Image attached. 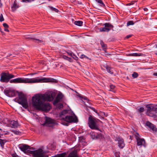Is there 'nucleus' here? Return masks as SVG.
<instances>
[{
    "instance_id": "16",
    "label": "nucleus",
    "mask_w": 157,
    "mask_h": 157,
    "mask_svg": "<svg viewBox=\"0 0 157 157\" xmlns=\"http://www.w3.org/2000/svg\"><path fill=\"white\" fill-rule=\"evenodd\" d=\"M63 95L61 94H59L57 96L56 98L54 101L55 103H57L59 102L63 98Z\"/></svg>"
},
{
    "instance_id": "31",
    "label": "nucleus",
    "mask_w": 157,
    "mask_h": 157,
    "mask_svg": "<svg viewBox=\"0 0 157 157\" xmlns=\"http://www.w3.org/2000/svg\"><path fill=\"white\" fill-rule=\"evenodd\" d=\"M105 27H106L108 28H109V27H113V26L109 23H106L105 24Z\"/></svg>"
},
{
    "instance_id": "23",
    "label": "nucleus",
    "mask_w": 157,
    "mask_h": 157,
    "mask_svg": "<svg viewBox=\"0 0 157 157\" xmlns=\"http://www.w3.org/2000/svg\"><path fill=\"white\" fill-rule=\"evenodd\" d=\"M79 97H80L81 99V100L82 101V102L84 103L85 105H86V104H85V102L83 101V100L86 101H89V99L86 97H82L81 96H79Z\"/></svg>"
},
{
    "instance_id": "46",
    "label": "nucleus",
    "mask_w": 157,
    "mask_h": 157,
    "mask_svg": "<svg viewBox=\"0 0 157 157\" xmlns=\"http://www.w3.org/2000/svg\"><path fill=\"white\" fill-rule=\"evenodd\" d=\"M5 31H7L8 32H9V30L8 29H7V28H5Z\"/></svg>"
},
{
    "instance_id": "5",
    "label": "nucleus",
    "mask_w": 157,
    "mask_h": 157,
    "mask_svg": "<svg viewBox=\"0 0 157 157\" xmlns=\"http://www.w3.org/2000/svg\"><path fill=\"white\" fill-rule=\"evenodd\" d=\"M100 121L99 119L90 115L88 118L89 126L92 129H98V127L97 123Z\"/></svg>"
},
{
    "instance_id": "26",
    "label": "nucleus",
    "mask_w": 157,
    "mask_h": 157,
    "mask_svg": "<svg viewBox=\"0 0 157 157\" xmlns=\"http://www.w3.org/2000/svg\"><path fill=\"white\" fill-rule=\"evenodd\" d=\"M11 132L16 135H20L21 133V132L20 131L15 130H11Z\"/></svg>"
},
{
    "instance_id": "53",
    "label": "nucleus",
    "mask_w": 157,
    "mask_h": 157,
    "mask_svg": "<svg viewBox=\"0 0 157 157\" xmlns=\"http://www.w3.org/2000/svg\"><path fill=\"white\" fill-rule=\"evenodd\" d=\"M155 54L156 55H157V52H155Z\"/></svg>"
},
{
    "instance_id": "44",
    "label": "nucleus",
    "mask_w": 157,
    "mask_h": 157,
    "mask_svg": "<svg viewBox=\"0 0 157 157\" xmlns=\"http://www.w3.org/2000/svg\"><path fill=\"white\" fill-rule=\"evenodd\" d=\"M155 109L156 113H157V105H155ZM156 117H157V115L156 116Z\"/></svg>"
},
{
    "instance_id": "33",
    "label": "nucleus",
    "mask_w": 157,
    "mask_h": 157,
    "mask_svg": "<svg viewBox=\"0 0 157 157\" xmlns=\"http://www.w3.org/2000/svg\"><path fill=\"white\" fill-rule=\"evenodd\" d=\"M63 59L69 61H70V60L71 59V58H69L66 56H63Z\"/></svg>"
},
{
    "instance_id": "24",
    "label": "nucleus",
    "mask_w": 157,
    "mask_h": 157,
    "mask_svg": "<svg viewBox=\"0 0 157 157\" xmlns=\"http://www.w3.org/2000/svg\"><path fill=\"white\" fill-rule=\"evenodd\" d=\"M74 23L76 25L81 26L82 25V22L81 21H75V22Z\"/></svg>"
},
{
    "instance_id": "39",
    "label": "nucleus",
    "mask_w": 157,
    "mask_h": 157,
    "mask_svg": "<svg viewBox=\"0 0 157 157\" xmlns=\"http://www.w3.org/2000/svg\"><path fill=\"white\" fill-rule=\"evenodd\" d=\"M23 2H30L34 1V0H22Z\"/></svg>"
},
{
    "instance_id": "41",
    "label": "nucleus",
    "mask_w": 157,
    "mask_h": 157,
    "mask_svg": "<svg viewBox=\"0 0 157 157\" xmlns=\"http://www.w3.org/2000/svg\"><path fill=\"white\" fill-rule=\"evenodd\" d=\"M12 156L13 157H18V156L16 154H13Z\"/></svg>"
},
{
    "instance_id": "14",
    "label": "nucleus",
    "mask_w": 157,
    "mask_h": 157,
    "mask_svg": "<svg viewBox=\"0 0 157 157\" xmlns=\"http://www.w3.org/2000/svg\"><path fill=\"white\" fill-rule=\"evenodd\" d=\"M4 91L6 95L9 97L13 96L15 94L14 92L10 89H5Z\"/></svg>"
},
{
    "instance_id": "48",
    "label": "nucleus",
    "mask_w": 157,
    "mask_h": 157,
    "mask_svg": "<svg viewBox=\"0 0 157 157\" xmlns=\"http://www.w3.org/2000/svg\"><path fill=\"white\" fill-rule=\"evenodd\" d=\"M63 107V105L62 104H60V108H62Z\"/></svg>"
},
{
    "instance_id": "34",
    "label": "nucleus",
    "mask_w": 157,
    "mask_h": 157,
    "mask_svg": "<svg viewBox=\"0 0 157 157\" xmlns=\"http://www.w3.org/2000/svg\"><path fill=\"white\" fill-rule=\"evenodd\" d=\"M134 24V23L132 21H129L127 23V25L129 26L130 25H133Z\"/></svg>"
},
{
    "instance_id": "30",
    "label": "nucleus",
    "mask_w": 157,
    "mask_h": 157,
    "mask_svg": "<svg viewBox=\"0 0 157 157\" xmlns=\"http://www.w3.org/2000/svg\"><path fill=\"white\" fill-rule=\"evenodd\" d=\"M132 76L133 78H136L138 77V75L137 73L136 72H134L132 75Z\"/></svg>"
},
{
    "instance_id": "40",
    "label": "nucleus",
    "mask_w": 157,
    "mask_h": 157,
    "mask_svg": "<svg viewBox=\"0 0 157 157\" xmlns=\"http://www.w3.org/2000/svg\"><path fill=\"white\" fill-rule=\"evenodd\" d=\"M3 26L5 28H8V25L6 23L3 24Z\"/></svg>"
},
{
    "instance_id": "21",
    "label": "nucleus",
    "mask_w": 157,
    "mask_h": 157,
    "mask_svg": "<svg viewBox=\"0 0 157 157\" xmlns=\"http://www.w3.org/2000/svg\"><path fill=\"white\" fill-rule=\"evenodd\" d=\"M100 44L101 45L102 48L103 49V50L105 52V49L107 48V45L105 44L104 42L101 40V41Z\"/></svg>"
},
{
    "instance_id": "11",
    "label": "nucleus",
    "mask_w": 157,
    "mask_h": 157,
    "mask_svg": "<svg viewBox=\"0 0 157 157\" xmlns=\"http://www.w3.org/2000/svg\"><path fill=\"white\" fill-rule=\"evenodd\" d=\"M55 121L54 120L51 119L50 118L46 117L44 124L48 126H50V124L54 123Z\"/></svg>"
},
{
    "instance_id": "13",
    "label": "nucleus",
    "mask_w": 157,
    "mask_h": 157,
    "mask_svg": "<svg viewBox=\"0 0 157 157\" xmlns=\"http://www.w3.org/2000/svg\"><path fill=\"white\" fill-rule=\"evenodd\" d=\"M101 67L102 69H106L107 71V72L110 74H112L113 73L112 70H111V68L107 65L106 64L101 65Z\"/></svg>"
},
{
    "instance_id": "42",
    "label": "nucleus",
    "mask_w": 157,
    "mask_h": 157,
    "mask_svg": "<svg viewBox=\"0 0 157 157\" xmlns=\"http://www.w3.org/2000/svg\"><path fill=\"white\" fill-rule=\"evenodd\" d=\"M78 38H80L78 36H74V37L72 38V39H78Z\"/></svg>"
},
{
    "instance_id": "15",
    "label": "nucleus",
    "mask_w": 157,
    "mask_h": 157,
    "mask_svg": "<svg viewBox=\"0 0 157 157\" xmlns=\"http://www.w3.org/2000/svg\"><path fill=\"white\" fill-rule=\"evenodd\" d=\"M117 140L118 141V144L119 147L121 148H123L124 146L123 140L119 137L117 138Z\"/></svg>"
},
{
    "instance_id": "38",
    "label": "nucleus",
    "mask_w": 157,
    "mask_h": 157,
    "mask_svg": "<svg viewBox=\"0 0 157 157\" xmlns=\"http://www.w3.org/2000/svg\"><path fill=\"white\" fill-rule=\"evenodd\" d=\"M4 20V19L2 15L1 14L0 15V21H3Z\"/></svg>"
},
{
    "instance_id": "29",
    "label": "nucleus",
    "mask_w": 157,
    "mask_h": 157,
    "mask_svg": "<svg viewBox=\"0 0 157 157\" xmlns=\"http://www.w3.org/2000/svg\"><path fill=\"white\" fill-rule=\"evenodd\" d=\"M110 89L109 90L110 91H113V92H115L114 90V89L115 87V86L113 85H110Z\"/></svg>"
},
{
    "instance_id": "45",
    "label": "nucleus",
    "mask_w": 157,
    "mask_h": 157,
    "mask_svg": "<svg viewBox=\"0 0 157 157\" xmlns=\"http://www.w3.org/2000/svg\"><path fill=\"white\" fill-rule=\"evenodd\" d=\"M101 114L102 115H104L105 116H106L105 115V113L104 112H101Z\"/></svg>"
},
{
    "instance_id": "12",
    "label": "nucleus",
    "mask_w": 157,
    "mask_h": 157,
    "mask_svg": "<svg viewBox=\"0 0 157 157\" xmlns=\"http://www.w3.org/2000/svg\"><path fill=\"white\" fill-rule=\"evenodd\" d=\"M146 124L153 132H156L157 131V128L155 127V126L149 121H147Z\"/></svg>"
},
{
    "instance_id": "37",
    "label": "nucleus",
    "mask_w": 157,
    "mask_h": 157,
    "mask_svg": "<svg viewBox=\"0 0 157 157\" xmlns=\"http://www.w3.org/2000/svg\"><path fill=\"white\" fill-rule=\"evenodd\" d=\"M98 3L104 5V3L101 0H95Z\"/></svg>"
},
{
    "instance_id": "47",
    "label": "nucleus",
    "mask_w": 157,
    "mask_h": 157,
    "mask_svg": "<svg viewBox=\"0 0 157 157\" xmlns=\"http://www.w3.org/2000/svg\"><path fill=\"white\" fill-rule=\"evenodd\" d=\"M144 10L145 11H147V10L148 9L147 8H144Z\"/></svg>"
},
{
    "instance_id": "52",
    "label": "nucleus",
    "mask_w": 157,
    "mask_h": 157,
    "mask_svg": "<svg viewBox=\"0 0 157 157\" xmlns=\"http://www.w3.org/2000/svg\"><path fill=\"white\" fill-rule=\"evenodd\" d=\"M155 48H157V44H155Z\"/></svg>"
},
{
    "instance_id": "4",
    "label": "nucleus",
    "mask_w": 157,
    "mask_h": 157,
    "mask_svg": "<svg viewBox=\"0 0 157 157\" xmlns=\"http://www.w3.org/2000/svg\"><path fill=\"white\" fill-rule=\"evenodd\" d=\"M16 101L21 105L23 107L27 109L28 107L27 100L26 97L22 93H20L18 94V98L15 99Z\"/></svg>"
},
{
    "instance_id": "51",
    "label": "nucleus",
    "mask_w": 157,
    "mask_h": 157,
    "mask_svg": "<svg viewBox=\"0 0 157 157\" xmlns=\"http://www.w3.org/2000/svg\"><path fill=\"white\" fill-rule=\"evenodd\" d=\"M37 40L39 42L38 43H39V42H41V40Z\"/></svg>"
},
{
    "instance_id": "8",
    "label": "nucleus",
    "mask_w": 157,
    "mask_h": 157,
    "mask_svg": "<svg viewBox=\"0 0 157 157\" xmlns=\"http://www.w3.org/2000/svg\"><path fill=\"white\" fill-rule=\"evenodd\" d=\"M14 77L13 75L10 74L8 73H3L1 75L0 80L2 82H9L10 79Z\"/></svg>"
},
{
    "instance_id": "50",
    "label": "nucleus",
    "mask_w": 157,
    "mask_h": 157,
    "mask_svg": "<svg viewBox=\"0 0 157 157\" xmlns=\"http://www.w3.org/2000/svg\"><path fill=\"white\" fill-rule=\"evenodd\" d=\"M153 75L155 76H157V73H154Z\"/></svg>"
},
{
    "instance_id": "9",
    "label": "nucleus",
    "mask_w": 157,
    "mask_h": 157,
    "mask_svg": "<svg viewBox=\"0 0 157 157\" xmlns=\"http://www.w3.org/2000/svg\"><path fill=\"white\" fill-rule=\"evenodd\" d=\"M136 134L135 135V137L137 142V145L138 146H140V147L143 145L145 147V142L144 139L140 138L139 136V134L138 133H136Z\"/></svg>"
},
{
    "instance_id": "19",
    "label": "nucleus",
    "mask_w": 157,
    "mask_h": 157,
    "mask_svg": "<svg viewBox=\"0 0 157 157\" xmlns=\"http://www.w3.org/2000/svg\"><path fill=\"white\" fill-rule=\"evenodd\" d=\"M18 7V6L17 5L16 3V1H15L13 2V6L12 7V10L13 11H14Z\"/></svg>"
},
{
    "instance_id": "18",
    "label": "nucleus",
    "mask_w": 157,
    "mask_h": 157,
    "mask_svg": "<svg viewBox=\"0 0 157 157\" xmlns=\"http://www.w3.org/2000/svg\"><path fill=\"white\" fill-rule=\"evenodd\" d=\"M67 157H78L77 151L74 150L70 152Z\"/></svg>"
},
{
    "instance_id": "27",
    "label": "nucleus",
    "mask_w": 157,
    "mask_h": 157,
    "mask_svg": "<svg viewBox=\"0 0 157 157\" xmlns=\"http://www.w3.org/2000/svg\"><path fill=\"white\" fill-rule=\"evenodd\" d=\"M6 142V140H2L0 139V144H1V145L2 147L4 146L5 143Z\"/></svg>"
},
{
    "instance_id": "6",
    "label": "nucleus",
    "mask_w": 157,
    "mask_h": 157,
    "mask_svg": "<svg viewBox=\"0 0 157 157\" xmlns=\"http://www.w3.org/2000/svg\"><path fill=\"white\" fill-rule=\"evenodd\" d=\"M30 154H32L35 157H48L46 152L42 149L39 148L37 150L29 151Z\"/></svg>"
},
{
    "instance_id": "32",
    "label": "nucleus",
    "mask_w": 157,
    "mask_h": 157,
    "mask_svg": "<svg viewBox=\"0 0 157 157\" xmlns=\"http://www.w3.org/2000/svg\"><path fill=\"white\" fill-rule=\"evenodd\" d=\"M49 7H50V9L52 11H54L55 12H58V10H57V9H56L55 8H54L53 7H52V6H49Z\"/></svg>"
},
{
    "instance_id": "55",
    "label": "nucleus",
    "mask_w": 157,
    "mask_h": 157,
    "mask_svg": "<svg viewBox=\"0 0 157 157\" xmlns=\"http://www.w3.org/2000/svg\"><path fill=\"white\" fill-rule=\"evenodd\" d=\"M0 130H2V129L0 128Z\"/></svg>"
},
{
    "instance_id": "28",
    "label": "nucleus",
    "mask_w": 157,
    "mask_h": 157,
    "mask_svg": "<svg viewBox=\"0 0 157 157\" xmlns=\"http://www.w3.org/2000/svg\"><path fill=\"white\" fill-rule=\"evenodd\" d=\"M144 110V108L143 107H140V108H139L137 109V111L139 113H141L142 112H143Z\"/></svg>"
},
{
    "instance_id": "43",
    "label": "nucleus",
    "mask_w": 157,
    "mask_h": 157,
    "mask_svg": "<svg viewBox=\"0 0 157 157\" xmlns=\"http://www.w3.org/2000/svg\"><path fill=\"white\" fill-rule=\"evenodd\" d=\"M132 36V35H129L127 36L125 38L126 39H128V38H130Z\"/></svg>"
},
{
    "instance_id": "7",
    "label": "nucleus",
    "mask_w": 157,
    "mask_h": 157,
    "mask_svg": "<svg viewBox=\"0 0 157 157\" xmlns=\"http://www.w3.org/2000/svg\"><path fill=\"white\" fill-rule=\"evenodd\" d=\"M147 115L151 117H155L157 115L156 113L155 106L151 105H147L146 106Z\"/></svg>"
},
{
    "instance_id": "20",
    "label": "nucleus",
    "mask_w": 157,
    "mask_h": 157,
    "mask_svg": "<svg viewBox=\"0 0 157 157\" xmlns=\"http://www.w3.org/2000/svg\"><path fill=\"white\" fill-rule=\"evenodd\" d=\"M67 153L66 152H63L61 154H58L52 157H65Z\"/></svg>"
},
{
    "instance_id": "35",
    "label": "nucleus",
    "mask_w": 157,
    "mask_h": 157,
    "mask_svg": "<svg viewBox=\"0 0 157 157\" xmlns=\"http://www.w3.org/2000/svg\"><path fill=\"white\" fill-rule=\"evenodd\" d=\"M80 58H82V59H83V58H86V59H89L88 57H87V56H85V55H84L83 54H82L80 56Z\"/></svg>"
},
{
    "instance_id": "25",
    "label": "nucleus",
    "mask_w": 157,
    "mask_h": 157,
    "mask_svg": "<svg viewBox=\"0 0 157 157\" xmlns=\"http://www.w3.org/2000/svg\"><path fill=\"white\" fill-rule=\"evenodd\" d=\"M130 54L131 55V56H140L142 55V54L141 53H133Z\"/></svg>"
},
{
    "instance_id": "2",
    "label": "nucleus",
    "mask_w": 157,
    "mask_h": 157,
    "mask_svg": "<svg viewBox=\"0 0 157 157\" xmlns=\"http://www.w3.org/2000/svg\"><path fill=\"white\" fill-rule=\"evenodd\" d=\"M40 82H57V80L54 78H18L10 81L11 83H34Z\"/></svg>"
},
{
    "instance_id": "54",
    "label": "nucleus",
    "mask_w": 157,
    "mask_h": 157,
    "mask_svg": "<svg viewBox=\"0 0 157 157\" xmlns=\"http://www.w3.org/2000/svg\"><path fill=\"white\" fill-rule=\"evenodd\" d=\"M69 54L70 56H71V55H72V54H71V53Z\"/></svg>"
},
{
    "instance_id": "1",
    "label": "nucleus",
    "mask_w": 157,
    "mask_h": 157,
    "mask_svg": "<svg viewBox=\"0 0 157 157\" xmlns=\"http://www.w3.org/2000/svg\"><path fill=\"white\" fill-rule=\"evenodd\" d=\"M53 93L49 92L44 94H36L32 98V104L36 109L43 111H49L51 109L50 104L45 103V101H51L54 99Z\"/></svg>"
},
{
    "instance_id": "56",
    "label": "nucleus",
    "mask_w": 157,
    "mask_h": 157,
    "mask_svg": "<svg viewBox=\"0 0 157 157\" xmlns=\"http://www.w3.org/2000/svg\"><path fill=\"white\" fill-rule=\"evenodd\" d=\"M87 38V39H89V38Z\"/></svg>"
},
{
    "instance_id": "17",
    "label": "nucleus",
    "mask_w": 157,
    "mask_h": 157,
    "mask_svg": "<svg viewBox=\"0 0 157 157\" xmlns=\"http://www.w3.org/2000/svg\"><path fill=\"white\" fill-rule=\"evenodd\" d=\"M10 126L12 128H17L19 126L18 122L14 121H11L10 123Z\"/></svg>"
},
{
    "instance_id": "36",
    "label": "nucleus",
    "mask_w": 157,
    "mask_h": 157,
    "mask_svg": "<svg viewBox=\"0 0 157 157\" xmlns=\"http://www.w3.org/2000/svg\"><path fill=\"white\" fill-rule=\"evenodd\" d=\"M90 109H92L93 111H94V112H95L96 113H97L98 114V115H99V114L98 113H97V111L93 107H91V106H89L88 107Z\"/></svg>"
},
{
    "instance_id": "3",
    "label": "nucleus",
    "mask_w": 157,
    "mask_h": 157,
    "mask_svg": "<svg viewBox=\"0 0 157 157\" xmlns=\"http://www.w3.org/2000/svg\"><path fill=\"white\" fill-rule=\"evenodd\" d=\"M67 113V110H64L59 114L60 117L62 120L61 123L62 124L68 126V123L76 122L77 121V117L74 113H72L71 115H66Z\"/></svg>"
},
{
    "instance_id": "10",
    "label": "nucleus",
    "mask_w": 157,
    "mask_h": 157,
    "mask_svg": "<svg viewBox=\"0 0 157 157\" xmlns=\"http://www.w3.org/2000/svg\"><path fill=\"white\" fill-rule=\"evenodd\" d=\"M30 147L28 145L26 144L22 145H21L19 148L21 150L23 151L24 153L28 155L30 154V153H29V151H32L29 150L30 149L29 148Z\"/></svg>"
},
{
    "instance_id": "49",
    "label": "nucleus",
    "mask_w": 157,
    "mask_h": 157,
    "mask_svg": "<svg viewBox=\"0 0 157 157\" xmlns=\"http://www.w3.org/2000/svg\"><path fill=\"white\" fill-rule=\"evenodd\" d=\"M133 4V3H129L128 4H127V5H130L131 4Z\"/></svg>"
},
{
    "instance_id": "22",
    "label": "nucleus",
    "mask_w": 157,
    "mask_h": 157,
    "mask_svg": "<svg viewBox=\"0 0 157 157\" xmlns=\"http://www.w3.org/2000/svg\"><path fill=\"white\" fill-rule=\"evenodd\" d=\"M110 30L109 28H107L105 26L103 28H101L100 29V31L101 32H108Z\"/></svg>"
}]
</instances>
